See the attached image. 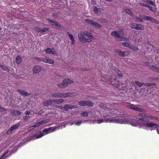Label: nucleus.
I'll return each mask as SVG.
<instances>
[{"instance_id":"f704fd0d","label":"nucleus","mask_w":159,"mask_h":159,"mask_svg":"<svg viewBox=\"0 0 159 159\" xmlns=\"http://www.w3.org/2000/svg\"><path fill=\"white\" fill-rule=\"evenodd\" d=\"M93 26L95 28L99 29L101 28L102 27L101 25L100 24L96 22H94Z\"/></svg>"},{"instance_id":"72a5a7b5","label":"nucleus","mask_w":159,"mask_h":159,"mask_svg":"<svg viewBox=\"0 0 159 159\" xmlns=\"http://www.w3.org/2000/svg\"><path fill=\"white\" fill-rule=\"evenodd\" d=\"M87 37L89 38V39H91V41L92 40H94L95 39V38L92 35L91 33L88 32L87 35Z\"/></svg>"},{"instance_id":"412c9836","label":"nucleus","mask_w":159,"mask_h":159,"mask_svg":"<svg viewBox=\"0 0 159 159\" xmlns=\"http://www.w3.org/2000/svg\"><path fill=\"white\" fill-rule=\"evenodd\" d=\"M48 21L52 25L55 26L56 27H57L59 26V23L55 21L54 20H52L48 19Z\"/></svg>"},{"instance_id":"f257e3e1","label":"nucleus","mask_w":159,"mask_h":159,"mask_svg":"<svg viewBox=\"0 0 159 159\" xmlns=\"http://www.w3.org/2000/svg\"><path fill=\"white\" fill-rule=\"evenodd\" d=\"M123 117L122 116H116L115 118L114 117L110 118V116L108 115H104L103 119H98L97 120L96 123L98 124H100L103 122H115L120 124L126 123L129 122L130 121L129 119H124L123 120Z\"/></svg>"},{"instance_id":"4d7b16f0","label":"nucleus","mask_w":159,"mask_h":159,"mask_svg":"<svg viewBox=\"0 0 159 159\" xmlns=\"http://www.w3.org/2000/svg\"><path fill=\"white\" fill-rule=\"evenodd\" d=\"M88 32V31H85L84 32L81 31V33L83 34L84 36H87Z\"/></svg>"},{"instance_id":"8fccbe9b","label":"nucleus","mask_w":159,"mask_h":159,"mask_svg":"<svg viewBox=\"0 0 159 159\" xmlns=\"http://www.w3.org/2000/svg\"><path fill=\"white\" fill-rule=\"evenodd\" d=\"M147 7H148L149 10L152 11L154 12H155V9L153 8L151 6L148 5Z\"/></svg>"},{"instance_id":"cd10ccee","label":"nucleus","mask_w":159,"mask_h":159,"mask_svg":"<svg viewBox=\"0 0 159 159\" xmlns=\"http://www.w3.org/2000/svg\"><path fill=\"white\" fill-rule=\"evenodd\" d=\"M149 20L156 24H159V21L152 17L150 16Z\"/></svg>"},{"instance_id":"b1692460","label":"nucleus","mask_w":159,"mask_h":159,"mask_svg":"<svg viewBox=\"0 0 159 159\" xmlns=\"http://www.w3.org/2000/svg\"><path fill=\"white\" fill-rule=\"evenodd\" d=\"M136 30H143L144 29V26L140 24H137Z\"/></svg>"},{"instance_id":"a18cd8bd","label":"nucleus","mask_w":159,"mask_h":159,"mask_svg":"<svg viewBox=\"0 0 159 159\" xmlns=\"http://www.w3.org/2000/svg\"><path fill=\"white\" fill-rule=\"evenodd\" d=\"M147 2L148 4H150L152 6H156V4L152 1L149 0H147Z\"/></svg>"},{"instance_id":"a19ab883","label":"nucleus","mask_w":159,"mask_h":159,"mask_svg":"<svg viewBox=\"0 0 159 159\" xmlns=\"http://www.w3.org/2000/svg\"><path fill=\"white\" fill-rule=\"evenodd\" d=\"M30 118V116L25 115L23 116V119L24 121H26Z\"/></svg>"},{"instance_id":"9d476101","label":"nucleus","mask_w":159,"mask_h":159,"mask_svg":"<svg viewBox=\"0 0 159 159\" xmlns=\"http://www.w3.org/2000/svg\"><path fill=\"white\" fill-rule=\"evenodd\" d=\"M77 108V107L75 105L66 104L64 106L63 111H67L69 109H72Z\"/></svg>"},{"instance_id":"052dcab7","label":"nucleus","mask_w":159,"mask_h":159,"mask_svg":"<svg viewBox=\"0 0 159 159\" xmlns=\"http://www.w3.org/2000/svg\"><path fill=\"white\" fill-rule=\"evenodd\" d=\"M30 114V111H27L25 112V114L26 115L29 116V115Z\"/></svg>"},{"instance_id":"bf43d9fd","label":"nucleus","mask_w":159,"mask_h":159,"mask_svg":"<svg viewBox=\"0 0 159 159\" xmlns=\"http://www.w3.org/2000/svg\"><path fill=\"white\" fill-rule=\"evenodd\" d=\"M101 21L104 23L107 22V20L106 19H102V20Z\"/></svg>"},{"instance_id":"603ef678","label":"nucleus","mask_w":159,"mask_h":159,"mask_svg":"<svg viewBox=\"0 0 159 159\" xmlns=\"http://www.w3.org/2000/svg\"><path fill=\"white\" fill-rule=\"evenodd\" d=\"M68 34L69 35V37L71 41L73 40H75L72 34L69 33L68 32Z\"/></svg>"},{"instance_id":"680f3d73","label":"nucleus","mask_w":159,"mask_h":159,"mask_svg":"<svg viewBox=\"0 0 159 159\" xmlns=\"http://www.w3.org/2000/svg\"><path fill=\"white\" fill-rule=\"evenodd\" d=\"M82 121H78L77 122L75 123V124L77 125H80Z\"/></svg>"},{"instance_id":"20e7f679","label":"nucleus","mask_w":159,"mask_h":159,"mask_svg":"<svg viewBox=\"0 0 159 159\" xmlns=\"http://www.w3.org/2000/svg\"><path fill=\"white\" fill-rule=\"evenodd\" d=\"M101 107L102 108L104 109L105 110L110 111L109 113L112 116L114 114H119V111L116 108H113L112 106H106L105 105L103 104H101L100 105Z\"/></svg>"},{"instance_id":"4468645a","label":"nucleus","mask_w":159,"mask_h":159,"mask_svg":"<svg viewBox=\"0 0 159 159\" xmlns=\"http://www.w3.org/2000/svg\"><path fill=\"white\" fill-rule=\"evenodd\" d=\"M64 100L63 99H52L53 105L59 104L63 103Z\"/></svg>"},{"instance_id":"1a4fd4ad","label":"nucleus","mask_w":159,"mask_h":159,"mask_svg":"<svg viewBox=\"0 0 159 159\" xmlns=\"http://www.w3.org/2000/svg\"><path fill=\"white\" fill-rule=\"evenodd\" d=\"M57 127H51L48 129H44L42 131V132L44 133V135L45 134H47L49 133L54 132L57 129Z\"/></svg>"},{"instance_id":"a878e982","label":"nucleus","mask_w":159,"mask_h":159,"mask_svg":"<svg viewBox=\"0 0 159 159\" xmlns=\"http://www.w3.org/2000/svg\"><path fill=\"white\" fill-rule=\"evenodd\" d=\"M52 97L55 98H61V93H55L51 94Z\"/></svg>"},{"instance_id":"aec40b11","label":"nucleus","mask_w":159,"mask_h":159,"mask_svg":"<svg viewBox=\"0 0 159 159\" xmlns=\"http://www.w3.org/2000/svg\"><path fill=\"white\" fill-rule=\"evenodd\" d=\"M43 104L45 106H48L51 105H53L52 99L46 100L43 102Z\"/></svg>"},{"instance_id":"13d9d810","label":"nucleus","mask_w":159,"mask_h":159,"mask_svg":"<svg viewBox=\"0 0 159 159\" xmlns=\"http://www.w3.org/2000/svg\"><path fill=\"white\" fill-rule=\"evenodd\" d=\"M43 58L42 57H37L36 59L40 61H42Z\"/></svg>"},{"instance_id":"c9c22d12","label":"nucleus","mask_w":159,"mask_h":159,"mask_svg":"<svg viewBox=\"0 0 159 159\" xmlns=\"http://www.w3.org/2000/svg\"><path fill=\"white\" fill-rule=\"evenodd\" d=\"M22 61V59L19 56H18L16 57V62L17 64H20Z\"/></svg>"},{"instance_id":"bb28decb","label":"nucleus","mask_w":159,"mask_h":159,"mask_svg":"<svg viewBox=\"0 0 159 159\" xmlns=\"http://www.w3.org/2000/svg\"><path fill=\"white\" fill-rule=\"evenodd\" d=\"M134 110L137 111H138L142 112H145L146 111L144 109L136 107H135Z\"/></svg>"},{"instance_id":"7ed1b4c3","label":"nucleus","mask_w":159,"mask_h":159,"mask_svg":"<svg viewBox=\"0 0 159 159\" xmlns=\"http://www.w3.org/2000/svg\"><path fill=\"white\" fill-rule=\"evenodd\" d=\"M111 35L116 38V40L117 41H128V39L124 37V34L122 31L120 30H115L111 33Z\"/></svg>"},{"instance_id":"f8f14e48","label":"nucleus","mask_w":159,"mask_h":159,"mask_svg":"<svg viewBox=\"0 0 159 159\" xmlns=\"http://www.w3.org/2000/svg\"><path fill=\"white\" fill-rule=\"evenodd\" d=\"M45 52L46 53L49 54H52L54 55H56L57 54V53L55 51L54 49L51 48H48L45 50Z\"/></svg>"},{"instance_id":"423d86ee","label":"nucleus","mask_w":159,"mask_h":159,"mask_svg":"<svg viewBox=\"0 0 159 159\" xmlns=\"http://www.w3.org/2000/svg\"><path fill=\"white\" fill-rule=\"evenodd\" d=\"M143 125L148 127H154V128L156 129L157 133L159 134V126L152 122L150 123H145Z\"/></svg>"},{"instance_id":"393cba45","label":"nucleus","mask_w":159,"mask_h":159,"mask_svg":"<svg viewBox=\"0 0 159 159\" xmlns=\"http://www.w3.org/2000/svg\"><path fill=\"white\" fill-rule=\"evenodd\" d=\"M149 68L151 70L153 71L158 72V66H157L155 65H153L150 66Z\"/></svg>"},{"instance_id":"de8ad7c7","label":"nucleus","mask_w":159,"mask_h":159,"mask_svg":"<svg viewBox=\"0 0 159 159\" xmlns=\"http://www.w3.org/2000/svg\"><path fill=\"white\" fill-rule=\"evenodd\" d=\"M137 24L135 23H130V25L131 26V28L132 29H136V25Z\"/></svg>"},{"instance_id":"c85d7f7f","label":"nucleus","mask_w":159,"mask_h":159,"mask_svg":"<svg viewBox=\"0 0 159 159\" xmlns=\"http://www.w3.org/2000/svg\"><path fill=\"white\" fill-rule=\"evenodd\" d=\"M140 17L143 19L144 20H149L150 16H146L144 15H140Z\"/></svg>"},{"instance_id":"ddd939ff","label":"nucleus","mask_w":159,"mask_h":159,"mask_svg":"<svg viewBox=\"0 0 159 159\" xmlns=\"http://www.w3.org/2000/svg\"><path fill=\"white\" fill-rule=\"evenodd\" d=\"M17 92L20 93L21 95L23 96H30V95L31 94V93H29L23 90L19 89H18L17 90Z\"/></svg>"},{"instance_id":"6e6552de","label":"nucleus","mask_w":159,"mask_h":159,"mask_svg":"<svg viewBox=\"0 0 159 159\" xmlns=\"http://www.w3.org/2000/svg\"><path fill=\"white\" fill-rule=\"evenodd\" d=\"M44 135V133L41 131H39L38 133H36L33 136L30 137V139L29 140H30L32 139H39L42 137Z\"/></svg>"},{"instance_id":"f03ea898","label":"nucleus","mask_w":159,"mask_h":159,"mask_svg":"<svg viewBox=\"0 0 159 159\" xmlns=\"http://www.w3.org/2000/svg\"><path fill=\"white\" fill-rule=\"evenodd\" d=\"M142 117H143V118H139L134 117L132 118H125L123 116H122V117H123L122 118H123V120H124V119H127L130 120V121H129V122L126 123L125 124H129L134 126H136L137 125H139L140 124L139 121H140L141 122L145 121H146V120H145V119L144 118H143V117H145L149 119H152L154 118V117L152 116H147L145 114H144L143 116Z\"/></svg>"},{"instance_id":"5fc2aeb1","label":"nucleus","mask_w":159,"mask_h":159,"mask_svg":"<svg viewBox=\"0 0 159 159\" xmlns=\"http://www.w3.org/2000/svg\"><path fill=\"white\" fill-rule=\"evenodd\" d=\"M139 4L142 6L144 7H147L148 6V4H147L144 3L142 2L139 3Z\"/></svg>"},{"instance_id":"79ce46f5","label":"nucleus","mask_w":159,"mask_h":159,"mask_svg":"<svg viewBox=\"0 0 159 159\" xmlns=\"http://www.w3.org/2000/svg\"><path fill=\"white\" fill-rule=\"evenodd\" d=\"M129 48L135 51H137L139 49V48L137 47L136 46H133L131 45H130V47H129Z\"/></svg>"},{"instance_id":"58836bf2","label":"nucleus","mask_w":159,"mask_h":159,"mask_svg":"<svg viewBox=\"0 0 159 159\" xmlns=\"http://www.w3.org/2000/svg\"><path fill=\"white\" fill-rule=\"evenodd\" d=\"M135 83L136 85H137L140 87H141L143 85L144 83H141L139 81H135Z\"/></svg>"},{"instance_id":"4be33fe9","label":"nucleus","mask_w":159,"mask_h":159,"mask_svg":"<svg viewBox=\"0 0 159 159\" xmlns=\"http://www.w3.org/2000/svg\"><path fill=\"white\" fill-rule=\"evenodd\" d=\"M80 41L81 42L83 43H85L86 42L90 43L92 42L91 39H87L84 36L83 37V38H82Z\"/></svg>"},{"instance_id":"9b49d317","label":"nucleus","mask_w":159,"mask_h":159,"mask_svg":"<svg viewBox=\"0 0 159 159\" xmlns=\"http://www.w3.org/2000/svg\"><path fill=\"white\" fill-rule=\"evenodd\" d=\"M33 73L37 74L40 72L41 70L40 66H35L33 68Z\"/></svg>"},{"instance_id":"3c124183","label":"nucleus","mask_w":159,"mask_h":159,"mask_svg":"<svg viewBox=\"0 0 159 159\" xmlns=\"http://www.w3.org/2000/svg\"><path fill=\"white\" fill-rule=\"evenodd\" d=\"M84 36V35L83 34L81 33V31L80 34H79L78 35V38L79 39V40H80L81 39L83 38V37Z\"/></svg>"},{"instance_id":"f3484780","label":"nucleus","mask_w":159,"mask_h":159,"mask_svg":"<svg viewBox=\"0 0 159 159\" xmlns=\"http://www.w3.org/2000/svg\"><path fill=\"white\" fill-rule=\"evenodd\" d=\"M42 61L44 63L49 64H53L54 63V61L53 60L46 57L43 58Z\"/></svg>"},{"instance_id":"6ab92c4d","label":"nucleus","mask_w":159,"mask_h":159,"mask_svg":"<svg viewBox=\"0 0 159 159\" xmlns=\"http://www.w3.org/2000/svg\"><path fill=\"white\" fill-rule=\"evenodd\" d=\"M11 114L12 116H16L20 115L21 112L17 110H14L11 112Z\"/></svg>"},{"instance_id":"0e129e2a","label":"nucleus","mask_w":159,"mask_h":159,"mask_svg":"<svg viewBox=\"0 0 159 159\" xmlns=\"http://www.w3.org/2000/svg\"><path fill=\"white\" fill-rule=\"evenodd\" d=\"M97 120H91V121H92L93 123H96V121Z\"/></svg>"},{"instance_id":"6e6d98bb","label":"nucleus","mask_w":159,"mask_h":159,"mask_svg":"<svg viewBox=\"0 0 159 159\" xmlns=\"http://www.w3.org/2000/svg\"><path fill=\"white\" fill-rule=\"evenodd\" d=\"M91 21V20L89 19H86L85 20V21L89 24H90Z\"/></svg>"},{"instance_id":"864d4df0","label":"nucleus","mask_w":159,"mask_h":159,"mask_svg":"<svg viewBox=\"0 0 159 159\" xmlns=\"http://www.w3.org/2000/svg\"><path fill=\"white\" fill-rule=\"evenodd\" d=\"M54 106L57 108H58L60 109L63 110L64 107H63L61 106L54 105Z\"/></svg>"},{"instance_id":"e433bc0d","label":"nucleus","mask_w":159,"mask_h":159,"mask_svg":"<svg viewBox=\"0 0 159 159\" xmlns=\"http://www.w3.org/2000/svg\"><path fill=\"white\" fill-rule=\"evenodd\" d=\"M86 106L90 107H93L94 105V103L93 102H92L90 101H87Z\"/></svg>"},{"instance_id":"c03bdc74","label":"nucleus","mask_w":159,"mask_h":159,"mask_svg":"<svg viewBox=\"0 0 159 159\" xmlns=\"http://www.w3.org/2000/svg\"><path fill=\"white\" fill-rule=\"evenodd\" d=\"M156 84L155 83H144L143 85L144 86L150 87L152 85H156Z\"/></svg>"},{"instance_id":"7c9ffc66","label":"nucleus","mask_w":159,"mask_h":159,"mask_svg":"<svg viewBox=\"0 0 159 159\" xmlns=\"http://www.w3.org/2000/svg\"><path fill=\"white\" fill-rule=\"evenodd\" d=\"M87 101H80L78 102L79 104L81 106H86Z\"/></svg>"},{"instance_id":"39448f33","label":"nucleus","mask_w":159,"mask_h":159,"mask_svg":"<svg viewBox=\"0 0 159 159\" xmlns=\"http://www.w3.org/2000/svg\"><path fill=\"white\" fill-rule=\"evenodd\" d=\"M73 81L68 79H66L63 80L62 83L57 84V85L59 88H64L66 87L68 85L73 83Z\"/></svg>"},{"instance_id":"37998d69","label":"nucleus","mask_w":159,"mask_h":159,"mask_svg":"<svg viewBox=\"0 0 159 159\" xmlns=\"http://www.w3.org/2000/svg\"><path fill=\"white\" fill-rule=\"evenodd\" d=\"M122 45L124 47L129 48V47H130V44L129 43H126V42H124L123 43H122Z\"/></svg>"},{"instance_id":"4c0bfd02","label":"nucleus","mask_w":159,"mask_h":159,"mask_svg":"<svg viewBox=\"0 0 159 159\" xmlns=\"http://www.w3.org/2000/svg\"><path fill=\"white\" fill-rule=\"evenodd\" d=\"M127 107L132 109V110H134V108L135 107L134 105L132 104H129L127 105H126Z\"/></svg>"},{"instance_id":"c756f323","label":"nucleus","mask_w":159,"mask_h":159,"mask_svg":"<svg viewBox=\"0 0 159 159\" xmlns=\"http://www.w3.org/2000/svg\"><path fill=\"white\" fill-rule=\"evenodd\" d=\"M48 30L49 29L48 28H45L43 29H40L39 28H38L37 29V30L41 33L45 32L47 31H48Z\"/></svg>"},{"instance_id":"ea45409f","label":"nucleus","mask_w":159,"mask_h":159,"mask_svg":"<svg viewBox=\"0 0 159 159\" xmlns=\"http://www.w3.org/2000/svg\"><path fill=\"white\" fill-rule=\"evenodd\" d=\"M94 11L95 13L99 14L100 13V9L96 7H95L94 8Z\"/></svg>"},{"instance_id":"0eeeda50","label":"nucleus","mask_w":159,"mask_h":159,"mask_svg":"<svg viewBox=\"0 0 159 159\" xmlns=\"http://www.w3.org/2000/svg\"><path fill=\"white\" fill-rule=\"evenodd\" d=\"M77 94V93H61V98H66L68 97H70L76 96Z\"/></svg>"},{"instance_id":"774afa93","label":"nucleus","mask_w":159,"mask_h":159,"mask_svg":"<svg viewBox=\"0 0 159 159\" xmlns=\"http://www.w3.org/2000/svg\"><path fill=\"white\" fill-rule=\"evenodd\" d=\"M0 108L2 111L5 110V109L2 107H0Z\"/></svg>"},{"instance_id":"49530a36","label":"nucleus","mask_w":159,"mask_h":159,"mask_svg":"<svg viewBox=\"0 0 159 159\" xmlns=\"http://www.w3.org/2000/svg\"><path fill=\"white\" fill-rule=\"evenodd\" d=\"M126 12L129 15L132 16L133 15L132 12L131 10L129 9H126L125 10Z\"/></svg>"},{"instance_id":"69168bd1","label":"nucleus","mask_w":159,"mask_h":159,"mask_svg":"<svg viewBox=\"0 0 159 159\" xmlns=\"http://www.w3.org/2000/svg\"><path fill=\"white\" fill-rule=\"evenodd\" d=\"M94 22L93 21L91 20L90 24L93 26Z\"/></svg>"},{"instance_id":"09e8293b","label":"nucleus","mask_w":159,"mask_h":159,"mask_svg":"<svg viewBox=\"0 0 159 159\" xmlns=\"http://www.w3.org/2000/svg\"><path fill=\"white\" fill-rule=\"evenodd\" d=\"M81 114L84 116H87L88 115V113L87 112L83 111L81 113Z\"/></svg>"},{"instance_id":"5701e85b","label":"nucleus","mask_w":159,"mask_h":159,"mask_svg":"<svg viewBox=\"0 0 159 159\" xmlns=\"http://www.w3.org/2000/svg\"><path fill=\"white\" fill-rule=\"evenodd\" d=\"M136 38L135 41L138 42H141L142 41V39L141 34H138L134 36Z\"/></svg>"},{"instance_id":"2f4dec72","label":"nucleus","mask_w":159,"mask_h":159,"mask_svg":"<svg viewBox=\"0 0 159 159\" xmlns=\"http://www.w3.org/2000/svg\"><path fill=\"white\" fill-rule=\"evenodd\" d=\"M0 67H1L3 70H5L7 72H9L10 70V69L5 66L1 65L0 66Z\"/></svg>"},{"instance_id":"dca6fc26","label":"nucleus","mask_w":159,"mask_h":159,"mask_svg":"<svg viewBox=\"0 0 159 159\" xmlns=\"http://www.w3.org/2000/svg\"><path fill=\"white\" fill-rule=\"evenodd\" d=\"M45 122V120H43L40 121L38 122V123H36L33 125L30 126L28 128L29 130H31L32 129V128L33 127H38L41 125V124H43V123Z\"/></svg>"},{"instance_id":"a211bd4d","label":"nucleus","mask_w":159,"mask_h":159,"mask_svg":"<svg viewBox=\"0 0 159 159\" xmlns=\"http://www.w3.org/2000/svg\"><path fill=\"white\" fill-rule=\"evenodd\" d=\"M19 126H20V124L19 123H18V124H17L16 125H13V126H12L11 128L9 130H8L7 131V134H10L12 132V131L13 130L17 128Z\"/></svg>"},{"instance_id":"473e14b6","label":"nucleus","mask_w":159,"mask_h":159,"mask_svg":"<svg viewBox=\"0 0 159 159\" xmlns=\"http://www.w3.org/2000/svg\"><path fill=\"white\" fill-rule=\"evenodd\" d=\"M134 19L136 22L142 23L143 22V20L142 19L137 16H135L134 17Z\"/></svg>"},{"instance_id":"2eb2a0df","label":"nucleus","mask_w":159,"mask_h":159,"mask_svg":"<svg viewBox=\"0 0 159 159\" xmlns=\"http://www.w3.org/2000/svg\"><path fill=\"white\" fill-rule=\"evenodd\" d=\"M117 54L121 57H126L129 54V52L128 51H117Z\"/></svg>"},{"instance_id":"338daca9","label":"nucleus","mask_w":159,"mask_h":159,"mask_svg":"<svg viewBox=\"0 0 159 159\" xmlns=\"http://www.w3.org/2000/svg\"><path fill=\"white\" fill-rule=\"evenodd\" d=\"M143 114L142 113H140L139 114V116H143Z\"/></svg>"},{"instance_id":"e2e57ef3","label":"nucleus","mask_w":159,"mask_h":159,"mask_svg":"<svg viewBox=\"0 0 159 159\" xmlns=\"http://www.w3.org/2000/svg\"><path fill=\"white\" fill-rule=\"evenodd\" d=\"M8 152H9V151L7 150L5 152V153L4 154H3L2 156L4 157L5 155H6L8 153Z\"/></svg>"}]
</instances>
